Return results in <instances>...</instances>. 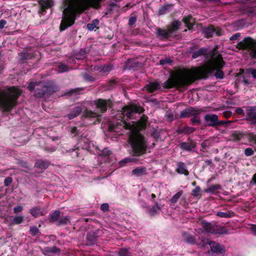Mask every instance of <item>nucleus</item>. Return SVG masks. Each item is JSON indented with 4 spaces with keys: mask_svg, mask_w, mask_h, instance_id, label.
<instances>
[{
    "mask_svg": "<svg viewBox=\"0 0 256 256\" xmlns=\"http://www.w3.org/2000/svg\"><path fill=\"white\" fill-rule=\"evenodd\" d=\"M102 0H66V8L63 10L62 20L60 29L63 31L72 26L75 22L76 14H81L92 7L95 9L101 8Z\"/></svg>",
    "mask_w": 256,
    "mask_h": 256,
    "instance_id": "1",
    "label": "nucleus"
},
{
    "mask_svg": "<svg viewBox=\"0 0 256 256\" xmlns=\"http://www.w3.org/2000/svg\"><path fill=\"white\" fill-rule=\"evenodd\" d=\"M205 65V67H198L195 70L184 69L180 70L176 75L163 83V88H186L197 79L206 78L208 75V62H206Z\"/></svg>",
    "mask_w": 256,
    "mask_h": 256,
    "instance_id": "2",
    "label": "nucleus"
},
{
    "mask_svg": "<svg viewBox=\"0 0 256 256\" xmlns=\"http://www.w3.org/2000/svg\"><path fill=\"white\" fill-rule=\"evenodd\" d=\"M20 94L21 92L14 86L0 90V110L10 112Z\"/></svg>",
    "mask_w": 256,
    "mask_h": 256,
    "instance_id": "3",
    "label": "nucleus"
},
{
    "mask_svg": "<svg viewBox=\"0 0 256 256\" xmlns=\"http://www.w3.org/2000/svg\"><path fill=\"white\" fill-rule=\"evenodd\" d=\"M217 46L214 48L213 51L209 52V80L216 77L218 79H222L224 73L222 69L225 65L222 55L217 51Z\"/></svg>",
    "mask_w": 256,
    "mask_h": 256,
    "instance_id": "4",
    "label": "nucleus"
},
{
    "mask_svg": "<svg viewBox=\"0 0 256 256\" xmlns=\"http://www.w3.org/2000/svg\"><path fill=\"white\" fill-rule=\"evenodd\" d=\"M202 228L195 229L198 240L188 232H184L182 236L184 242L192 244H196L199 246L204 248L208 244V222L206 220L199 221Z\"/></svg>",
    "mask_w": 256,
    "mask_h": 256,
    "instance_id": "5",
    "label": "nucleus"
},
{
    "mask_svg": "<svg viewBox=\"0 0 256 256\" xmlns=\"http://www.w3.org/2000/svg\"><path fill=\"white\" fill-rule=\"evenodd\" d=\"M28 89L30 92H34V96L42 98L45 95H51L57 90V88L50 84H45L42 81L31 82L28 84Z\"/></svg>",
    "mask_w": 256,
    "mask_h": 256,
    "instance_id": "6",
    "label": "nucleus"
},
{
    "mask_svg": "<svg viewBox=\"0 0 256 256\" xmlns=\"http://www.w3.org/2000/svg\"><path fill=\"white\" fill-rule=\"evenodd\" d=\"M132 151L130 154L134 156H140L145 154L147 150L148 143L144 136L136 134L130 140Z\"/></svg>",
    "mask_w": 256,
    "mask_h": 256,
    "instance_id": "7",
    "label": "nucleus"
},
{
    "mask_svg": "<svg viewBox=\"0 0 256 256\" xmlns=\"http://www.w3.org/2000/svg\"><path fill=\"white\" fill-rule=\"evenodd\" d=\"M236 48L239 50H250V55L254 58H256V40L250 37L244 38L242 41L236 44Z\"/></svg>",
    "mask_w": 256,
    "mask_h": 256,
    "instance_id": "8",
    "label": "nucleus"
},
{
    "mask_svg": "<svg viewBox=\"0 0 256 256\" xmlns=\"http://www.w3.org/2000/svg\"><path fill=\"white\" fill-rule=\"evenodd\" d=\"M94 104L96 106L98 112L100 114L112 107V102L110 99L98 98L94 101Z\"/></svg>",
    "mask_w": 256,
    "mask_h": 256,
    "instance_id": "9",
    "label": "nucleus"
},
{
    "mask_svg": "<svg viewBox=\"0 0 256 256\" xmlns=\"http://www.w3.org/2000/svg\"><path fill=\"white\" fill-rule=\"evenodd\" d=\"M104 234L102 229H98L87 234L86 238V245L92 246L96 244L98 238Z\"/></svg>",
    "mask_w": 256,
    "mask_h": 256,
    "instance_id": "10",
    "label": "nucleus"
},
{
    "mask_svg": "<svg viewBox=\"0 0 256 256\" xmlns=\"http://www.w3.org/2000/svg\"><path fill=\"white\" fill-rule=\"evenodd\" d=\"M204 110L202 108L194 107H188L180 112V118H189L195 115H200Z\"/></svg>",
    "mask_w": 256,
    "mask_h": 256,
    "instance_id": "11",
    "label": "nucleus"
},
{
    "mask_svg": "<svg viewBox=\"0 0 256 256\" xmlns=\"http://www.w3.org/2000/svg\"><path fill=\"white\" fill-rule=\"evenodd\" d=\"M144 109L140 106H126L123 108V114L128 118H131L133 114L142 113Z\"/></svg>",
    "mask_w": 256,
    "mask_h": 256,
    "instance_id": "12",
    "label": "nucleus"
},
{
    "mask_svg": "<svg viewBox=\"0 0 256 256\" xmlns=\"http://www.w3.org/2000/svg\"><path fill=\"white\" fill-rule=\"evenodd\" d=\"M246 119L251 124H256V106H248L246 108Z\"/></svg>",
    "mask_w": 256,
    "mask_h": 256,
    "instance_id": "13",
    "label": "nucleus"
},
{
    "mask_svg": "<svg viewBox=\"0 0 256 256\" xmlns=\"http://www.w3.org/2000/svg\"><path fill=\"white\" fill-rule=\"evenodd\" d=\"M228 230L225 227L219 225L211 224L209 223V234H223L228 233Z\"/></svg>",
    "mask_w": 256,
    "mask_h": 256,
    "instance_id": "14",
    "label": "nucleus"
},
{
    "mask_svg": "<svg viewBox=\"0 0 256 256\" xmlns=\"http://www.w3.org/2000/svg\"><path fill=\"white\" fill-rule=\"evenodd\" d=\"M230 121L219 120L218 116L216 114H209V126H212L217 128L218 126H223Z\"/></svg>",
    "mask_w": 256,
    "mask_h": 256,
    "instance_id": "15",
    "label": "nucleus"
},
{
    "mask_svg": "<svg viewBox=\"0 0 256 256\" xmlns=\"http://www.w3.org/2000/svg\"><path fill=\"white\" fill-rule=\"evenodd\" d=\"M143 65L142 63L138 62L136 59H128L126 62V68L128 70H136L141 68Z\"/></svg>",
    "mask_w": 256,
    "mask_h": 256,
    "instance_id": "16",
    "label": "nucleus"
},
{
    "mask_svg": "<svg viewBox=\"0 0 256 256\" xmlns=\"http://www.w3.org/2000/svg\"><path fill=\"white\" fill-rule=\"evenodd\" d=\"M156 30V35L161 40H168L172 36V34L170 33L168 28L166 30H165L157 27Z\"/></svg>",
    "mask_w": 256,
    "mask_h": 256,
    "instance_id": "17",
    "label": "nucleus"
},
{
    "mask_svg": "<svg viewBox=\"0 0 256 256\" xmlns=\"http://www.w3.org/2000/svg\"><path fill=\"white\" fill-rule=\"evenodd\" d=\"M209 246L212 253L220 254L225 252L224 246L215 242H209Z\"/></svg>",
    "mask_w": 256,
    "mask_h": 256,
    "instance_id": "18",
    "label": "nucleus"
},
{
    "mask_svg": "<svg viewBox=\"0 0 256 256\" xmlns=\"http://www.w3.org/2000/svg\"><path fill=\"white\" fill-rule=\"evenodd\" d=\"M38 4L40 6V10L38 12L40 16L44 14L46 9L50 8L52 6V2L50 0H40Z\"/></svg>",
    "mask_w": 256,
    "mask_h": 256,
    "instance_id": "19",
    "label": "nucleus"
},
{
    "mask_svg": "<svg viewBox=\"0 0 256 256\" xmlns=\"http://www.w3.org/2000/svg\"><path fill=\"white\" fill-rule=\"evenodd\" d=\"M90 48H81L79 51L74 52L73 55L74 56L77 60H84L90 53Z\"/></svg>",
    "mask_w": 256,
    "mask_h": 256,
    "instance_id": "20",
    "label": "nucleus"
},
{
    "mask_svg": "<svg viewBox=\"0 0 256 256\" xmlns=\"http://www.w3.org/2000/svg\"><path fill=\"white\" fill-rule=\"evenodd\" d=\"M82 108L80 106H75L67 114V117L69 120H72L79 116L82 113Z\"/></svg>",
    "mask_w": 256,
    "mask_h": 256,
    "instance_id": "21",
    "label": "nucleus"
},
{
    "mask_svg": "<svg viewBox=\"0 0 256 256\" xmlns=\"http://www.w3.org/2000/svg\"><path fill=\"white\" fill-rule=\"evenodd\" d=\"M182 25V22L179 20H174L172 21L170 25L168 26L170 33L173 36L174 34L178 30L180 29V26Z\"/></svg>",
    "mask_w": 256,
    "mask_h": 256,
    "instance_id": "22",
    "label": "nucleus"
},
{
    "mask_svg": "<svg viewBox=\"0 0 256 256\" xmlns=\"http://www.w3.org/2000/svg\"><path fill=\"white\" fill-rule=\"evenodd\" d=\"M50 164V162L48 160H38L35 163L34 167L41 170H44L46 169Z\"/></svg>",
    "mask_w": 256,
    "mask_h": 256,
    "instance_id": "23",
    "label": "nucleus"
},
{
    "mask_svg": "<svg viewBox=\"0 0 256 256\" xmlns=\"http://www.w3.org/2000/svg\"><path fill=\"white\" fill-rule=\"evenodd\" d=\"M148 117L142 114L140 119L137 122V126L140 130H144L148 124Z\"/></svg>",
    "mask_w": 256,
    "mask_h": 256,
    "instance_id": "24",
    "label": "nucleus"
},
{
    "mask_svg": "<svg viewBox=\"0 0 256 256\" xmlns=\"http://www.w3.org/2000/svg\"><path fill=\"white\" fill-rule=\"evenodd\" d=\"M177 168L176 172L180 174H184L186 176L189 174L188 171L186 170V164L182 162H177Z\"/></svg>",
    "mask_w": 256,
    "mask_h": 256,
    "instance_id": "25",
    "label": "nucleus"
},
{
    "mask_svg": "<svg viewBox=\"0 0 256 256\" xmlns=\"http://www.w3.org/2000/svg\"><path fill=\"white\" fill-rule=\"evenodd\" d=\"M162 210L161 208L158 206L157 202H155V204L152 208L148 210V214L151 216H154L158 214L159 212Z\"/></svg>",
    "mask_w": 256,
    "mask_h": 256,
    "instance_id": "26",
    "label": "nucleus"
},
{
    "mask_svg": "<svg viewBox=\"0 0 256 256\" xmlns=\"http://www.w3.org/2000/svg\"><path fill=\"white\" fill-rule=\"evenodd\" d=\"M145 88L150 92L152 93L160 88V84L158 82H150Z\"/></svg>",
    "mask_w": 256,
    "mask_h": 256,
    "instance_id": "27",
    "label": "nucleus"
},
{
    "mask_svg": "<svg viewBox=\"0 0 256 256\" xmlns=\"http://www.w3.org/2000/svg\"><path fill=\"white\" fill-rule=\"evenodd\" d=\"M209 37L212 36L214 34L217 36H220L224 33L223 30L219 28H214L212 26H209Z\"/></svg>",
    "mask_w": 256,
    "mask_h": 256,
    "instance_id": "28",
    "label": "nucleus"
},
{
    "mask_svg": "<svg viewBox=\"0 0 256 256\" xmlns=\"http://www.w3.org/2000/svg\"><path fill=\"white\" fill-rule=\"evenodd\" d=\"M146 168L144 166L138 167L134 169L132 173L133 175L136 176L138 177L141 176L142 175L146 174Z\"/></svg>",
    "mask_w": 256,
    "mask_h": 256,
    "instance_id": "29",
    "label": "nucleus"
},
{
    "mask_svg": "<svg viewBox=\"0 0 256 256\" xmlns=\"http://www.w3.org/2000/svg\"><path fill=\"white\" fill-rule=\"evenodd\" d=\"M208 48H202L199 50L194 52L193 54H192V58H196L200 56H206L207 54Z\"/></svg>",
    "mask_w": 256,
    "mask_h": 256,
    "instance_id": "30",
    "label": "nucleus"
},
{
    "mask_svg": "<svg viewBox=\"0 0 256 256\" xmlns=\"http://www.w3.org/2000/svg\"><path fill=\"white\" fill-rule=\"evenodd\" d=\"M100 116V114L98 112H94L88 108H86L84 111L83 116L86 118H98Z\"/></svg>",
    "mask_w": 256,
    "mask_h": 256,
    "instance_id": "31",
    "label": "nucleus"
},
{
    "mask_svg": "<svg viewBox=\"0 0 256 256\" xmlns=\"http://www.w3.org/2000/svg\"><path fill=\"white\" fill-rule=\"evenodd\" d=\"M60 212L59 210H55L48 216V220L50 222H57L60 218Z\"/></svg>",
    "mask_w": 256,
    "mask_h": 256,
    "instance_id": "32",
    "label": "nucleus"
},
{
    "mask_svg": "<svg viewBox=\"0 0 256 256\" xmlns=\"http://www.w3.org/2000/svg\"><path fill=\"white\" fill-rule=\"evenodd\" d=\"M118 126H122V128L126 130L130 129V124H128L126 121L122 120H118L115 124H113L111 127H113L114 128H116Z\"/></svg>",
    "mask_w": 256,
    "mask_h": 256,
    "instance_id": "33",
    "label": "nucleus"
},
{
    "mask_svg": "<svg viewBox=\"0 0 256 256\" xmlns=\"http://www.w3.org/2000/svg\"><path fill=\"white\" fill-rule=\"evenodd\" d=\"M30 212L34 218L44 215V214L41 210L40 208L38 206L32 208L30 210Z\"/></svg>",
    "mask_w": 256,
    "mask_h": 256,
    "instance_id": "34",
    "label": "nucleus"
},
{
    "mask_svg": "<svg viewBox=\"0 0 256 256\" xmlns=\"http://www.w3.org/2000/svg\"><path fill=\"white\" fill-rule=\"evenodd\" d=\"M60 252V250L56 246L52 247H46L44 248L43 254H58Z\"/></svg>",
    "mask_w": 256,
    "mask_h": 256,
    "instance_id": "35",
    "label": "nucleus"
},
{
    "mask_svg": "<svg viewBox=\"0 0 256 256\" xmlns=\"http://www.w3.org/2000/svg\"><path fill=\"white\" fill-rule=\"evenodd\" d=\"M70 222V217L69 216H62L60 219H58L56 224L58 226H64V225L67 224Z\"/></svg>",
    "mask_w": 256,
    "mask_h": 256,
    "instance_id": "36",
    "label": "nucleus"
},
{
    "mask_svg": "<svg viewBox=\"0 0 256 256\" xmlns=\"http://www.w3.org/2000/svg\"><path fill=\"white\" fill-rule=\"evenodd\" d=\"M32 54L27 52H23L20 54V61L23 62L24 61L31 59Z\"/></svg>",
    "mask_w": 256,
    "mask_h": 256,
    "instance_id": "37",
    "label": "nucleus"
},
{
    "mask_svg": "<svg viewBox=\"0 0 256 256\" xmlns=\"http://www.w3.org/2000/svg\"><path fill=\"white\" fill-rule=\"evenodd\" d=\"M116 83L117 82L115 80H110L107 83L104 84L103 86L105 90H110L114 87Z\"/></svg>",
    "mask_w": 256,
    "mask_h": 256,
    "instance_id": "38",
    "label": "nucleus"
},
{
    "mask_svg": "<svg viewBox=\"0 0 256 256\" xmlns=\"http://www.w3.org/2000/svg\"><path fill=\"white\" fill-rule=\"evenodd\" d=\"M170 4H166L162 6L158 10V15L161 16L170 12Z\"/></svg>",
    "mask_w": 256,
    "mask_h": 256,
    "instance_id": "39",
    "label": "nucleus"
},
{
    "mask_svg": "<svg viewBox=\"0 0 256 256\" xmlns=\"http://www.w3.org/2000/svg\"><path fill=\"white\" fill-rule=\"evenodd\" d=\"M196 130V128L190 127V126H185L184 128L178 129V134H191L194 132Z\"/></svg>",
    "mask_w": 256,
    "mask_h": 256,
    "instance_id": "40",
    "label": "nucleus"
},
{
    "mask_svg": "<svg viewBox=\"0 0 256 256\" xmlns=\"http://www.w3.org/2000/svg\"><path fill=\"white\" fill-rule=\"evenodd\" d=\"M30 234L33 236L38 237L40 234V232L37 226H33L30 227Z\"/></svg>",
    "mask_w": 256,
    "mask_h": 256,
    "instance_id": "41",
    "label": "nucleus"
},
{
    "mask_svg": "<svg viewBox=\"0 0 256 256\" xmlns=\"http://www.w3.org/2000/svg\"><path fill=\"white\" fill-rule=\"evenodd\" d=\"M194 147V145L190 143L183 142L180 144V148L188 151L192 150Z\"/></svg>",
    "mask_w": 256,
    "mask_h": 256,
    "instance_id": "42",
    "label": "nucleus"
},
{
    "mask_svg": "<svg viewBox=\"0 0 256 256\" xmlns=\"http://www.w3.org/2000/svg\"><path fill=\"white\" fill-rule=\"evenodd\" d=\"M98 24L99 20L98 19H95L93 20L91 23L87 24L86 27L89 30L92 31L94 30Z\"/></svg>",
    "mask_w": 256,
    "mask_h": 256,
    "instance_id": "43",
    "label": "nucleus"
},
{
    "mask_svg": "<svg viewBox=\"0 0 256 256\" xmlns=\"http://www.w3.org/2000/svg\"><path fill=\"white\" fill-rule=\"evenodd\" d=\"M222 187L219 184H214L209 187V192L216 194L218 192V190H221Z\"/></svg>",
    "mask_w": 256,
    "mask_h": 256,
    "instance_id": "44",
    "label": "nucleus"
},
{
    "mask_svg": "<svg viewBox=\"0 0 256 256\" xmlns=\"http://www.w3.org/2000/svg\"><path fill=\"white\" fill-rule=\"evenodd\" d=\"M112 69V66L110 64L108 65H102L99 68H98L97 70H99L100 72H108Z\"/></svg>",
    "mask_w": 256,
    "mask_h": 256,
    "instance_id": "45",
    "label": "nucleus"
},
{
    "mask_svg": "<svg viewBox=\"0 0 256 256\" xmlns=\"http://www.w3.org/2000/svg\"><path fill=\"white\" fill-rule=\"evenodd\" d=\"M183 191L182 190L179 191L176 194H175L170 200V202L172 204L176 203L180 196L182 194Z\"/></svg>",
    "mask_w": 256,
    "mask_h": 256,
    "instance_id": "46",
    "label": "nucleus"
},
{
    "mask_svg": "<svg viewBox=\"0 0 256 256\" xmlns=\"http://www.w3.org/2000/svg\"><path fill=\"white\" fill-rule=\"evenodd\" d=\"M24 218L22 216H16L12 220V224H18L22 222Z\"/></svg>",
    "mask_w": 256,
    "mask_h": 256,
    "instance_id": "47",
    "label": "nucleus"
},
{
    "mask_svg": "<svg viewBox=\"0 0 256 256\" xmlns=\"http://www.w3.org/2000/svg\"><path fill=\"white\" fill-rule=\"evenodd\" d=\"M80 90H81V89H80L79 88L67 90L64 92V95L70 96H72V94H76L78 93V92L80 91Z\"/></svg>",
    "mask_w": 256,
    "mask_h": 256,
    "instance_id": "48",
    "label": "nucleus"
},
{
    "mask_svg": "<svg viewBox=\"0 0 256 256\" xmlns=\"http://www.w3.org/2000/svg\"><path fill=\"white\" fill-rule=\"evenodd\" d=\"M166 120L168 122H171L174 119V116L172 112H167L165 116Z\"/></svg>",
    "mask_w": 256,
    "mask_h": 256,
    "instance_id": "49",
    "label": "nucleus"
},
{
    "mask_svg": "<svg viewBox=\"0 0 256 256\" xmlns=\"http://www.w3.org/2000/svg\"><path fill=\"white\" fill-rule=\"evenodd\" d=\"M83 78H84V80L86 82H94L96 80V78L94 77L87 73H85L83 75Z\"/></svg>",
    "mask_w": 256,
    "mask_h": 256,
    "instance_id": "50",
    "label": "nucleus"
},
{
    "mask_svg": "<svg viewBox=\"0 0 256 256\" xmlns=\"http://www.w3.org/2000/svg\"><path fill=\"white\" fill-rule=\"evenodd\" d=\"M191 123L192 125L198 124L200 123V120L198 117V115H195L190 119Z\"/></svg>",
    "mask_w": 256,
    "mask_h": 256,
    "instance_id": "51",
    "label": "nucleus"
},
{
    "mask_svg": "<svg viewBox=\"0 0 256 256\" xmlns=\"http://www.w3.org/2000/svg\"><path fill=\"white\" fill-rule=\"evenodd\" d=\"M137 18L135 14H132L128 20V25L130 26H133L136 22Z\"/></svg>",
    "mask_w": 256,
    "mask_h": 256,
    "instance_id": "52",
    "label": "nucleus"
},
{
    "mask_svg": "<svg viewBox=\"0 0 256 256\" xmlns=\"http://www.w3.org/2000/svg\"><path fill=\"white\" fill-rule=\"evenodd\" d=\"M119 256H130V252L128 249L122 248L118 252Z\"/></svg>",
    "mask_w": 256,
    "mask_h": 256,
    "instance_id": "53",
    "label": "nucleus"
},
{
    "mask_svg": "<svg viewBox=\"0 0 256 256\" xmlns=\"http://www.w3.org/2000/svg\"><path fill=\"white\" fill-rule=\"evenodd\" d=\"M18 164L20 166L24 168L27 170H30V166L28 164V163L24 160H18Z\"/></svg>",
    "mask_w": 256,
    "mask_h": 256,
    "instance_id": "54",
    "label": "nucleus"
},
{
    "mask_svg": "<svg viewBox=\"0 0 256 256\" xmlns=\"http://www.w3.org/2000/svg\"><path fill=\"white\" fill-rule=\"evenodd\" d=\"M58 68L62 72H66L68 70V66L66 64L62 63L59 64Z\"/></svg>",
    "mask_w": 256,
    "mask_h": 256,
    "instance_id": "55",
    "label": "nucleus"
},
{
    "mask_svg": "<svg viewBox=\"0 0 256 256\" xmlns=\"http://www.w3.org/2000/svg\"><path fill=\"white\" fill-rule=\"evenodd\" d=\"M241 138L240 134L234 132L232 134L230 140L232 141H238Z\"/></svg>",
    "mask_w": 256,
    "mask_h": 256,
    "instance_id": "56",
    "label": "nucleus"
},
{
    "mask_svg": "<svg viewBox=\"0 0 256 256\" xmlns=\"http://www.w3.org/2000/svg\"><path fill=\"white\" fill-rule=\"evenodd\" d=\"M12 178L10 176H8L4 180V185L5 186H9L12 182Z\"/></svg>",
    "mask_w": 256,
    "mask_h": 256,
    "instance_id": "57",
    "label": "nucleus"
},
{
    "mask_svg": "<svg viewBox=\"0 0 256 256\" xmlns=\"http://www.w3.org/2000/svg\"><path fill=\"white\" fill-rule=\"evenodd\" d=\"M216 216L222 218H230L231 214L228 212H218L216 213Z\"/></svg>",
    "mask_w": 256,
    "mask_h": 256,
    "instance_id": "58",
    "label": "nucleus"
},
{
    "mask_svg": "<svg viewBox=\"0 0 256 256\" xmlns=\"http://www.w3.org/2000/svg\"><path fill=\"white\" fill-rule=\"evenodd\" d=\"M200 186H198L192 190V195L194 196H198L200 194Z\"/></svg>",
    "mask_w": 256,
    "mask_h": 256,
    "instance_id": "59",
    "label": "nucleus"
},
{
    "mask_svg": "<svg viewBox=\"0 0 256 256\" xmlns=\"http://www.w3.org/2000/svg\"><path fill=\"white\" fill-rule=\"evenodd\" d=\"M201 146L202 148L200 150L204 152H206L208 149V140H206L203 142L201 144Z\"/></svg>",
    "mask_w": 256,
    "mask_h": 256,
    "instance_id": "60",
    "label": "nucleus"
},
{
    "mask_svg": "<svg viewBox=\"0 0 256 256\" xmlns=\"http://www.w3.org/2000/svg\"><path fill=\"white\" fill-rule=\"evenodd\" d=\"M172 62V60H170V58H168L162 59L160 60V64L161 65L170 64Z\"/></svg>",
    "mask_w": 256,
    "mask_h": 256,
    "instance_id": "61",
    "label": "nucleus"
},
{
    "mask_svg": "<svg viewBox=\"0 0 256 256\" xmlns=\"http://www.w3.org/2000/svg\"><path fill=\"white\" fill-rule=\"evenodd\" d=\"M100 210L103 212H106L109 210V204L108 203H104L100 206Z\"/></svg>",
    "mask_w": 256,
    "mask_h": 256,
    "instance_id": "62",
    "label": "nucleus"
},
{
    "mask_svg": "<svg viewBox=\"0 0 256 256\" xmlns=\"http://www.w3.org/2000/svg\"><path fill=\"white\" fill-rule=\"evenodd\" d=\"M130 162V158H126L122 160L119 162V164L120 166H122L127 163Z\"/></svg>",
    "mask_w": 256,
    "mask_h": 256,
    "instance_id": "63",
    "label": "nucleus"
},
{
    "mask_svg": "<svg viewBox=\"0 0 256 256\" xmlns=\"http://www.w3.org/2000/svg\"><path fill=\"white\" fill-rule=\"evenodd\" d=\"M192 18V16H185L183 18V22L186 24V26L188 27L189 24H191L190 20Z\"/></svg>",
    "mask_w": 256,
    "mask_h": 256,
    "instance_id": "64",
    "label": "nucleus"
}]
</instances>
